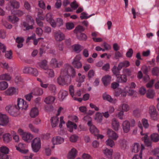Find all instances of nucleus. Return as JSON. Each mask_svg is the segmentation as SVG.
I'll use <instances>...</instances> for the list:
<instances>
[{"label":"nucleus","instance_id":"57","mask_svg":"<svg viewBox=\"0 0 159 159\" xmlns=\"http://www.w3.org/2000/svg\"><path fill=\"white\" fill-rule=\"evenodd\" d=\"M24 7L25 9L28 11H30L31 10V6L30 4L26 1H25L24 2Z\"/></svg>","mask_w":159,"mask_h":159},{"label":"nucleus","instance_id":"9","mask_svg":"<svg viewBox=\"0 0 159 159\" xmlns=\"http://www.w3.org/2000/svg\"><path fill=\"white\" fill-rule=\"evenodd\" d=\"M18 89L14 87L9 88L4 92L6 95L11 96L18 93Z\"/></svg>","mask_w":159,"mask_h":159},{"label":"nucleus","instance_id":"18","mask_svg":"<svg viewBox=\"0 0 159 159\" xmlns=\"http://www.w3.org/2000/svg\"><path fill=\"white\" fill-rule=\"evenodd\" d=\"M113 152L112 149H109L107 148L105 149L103 151V153L108 159H112Z\"/></svg>","mask_w":159,"mask_h":159},{"label":"nucleus","instance_id":"38","mask_svg":"<svg viewBox=\"0 0 159 159\" xmlns=\"http://www.w3.org/2000/svg\"><path fill=\"white\" fill-rule=\"evenodd\" d=\"M150 138L153 142H157L159 141V135L157 133H153L151 134Z\"/></svg>","mask_w":159,"mask_h":159},{"label":"nucleus","instance_id":"23","mask_svg":"<svg viewBox=\"0 0 159 159\" xmlns=\"http://www.w3.org/2000/svg\"><path fill=\"white\" fill-rule=\"evenodd\" d=\"M77 151L75 148H72L69 153L68 159H74L77 155Z\"/></svg>","mask_w":159,"mask_h":159},{"label":"nucleus","instance_id":"60","mask_svg":"<svg viewBox=\"0 0 159 159\" xmlns=\"http://www.w3.org/2000/svg\"><path fill=\"white\" fill-rule=\"evenodd\" d=\"M24 14V12L20 9L17 10L15 11V15H17L19 17L22 16Z\"/></svg>","mask_w":159,"mask_h":159},{"label":"nucleus","instance_id":"7","mask_svg":"<svg viewBox=\"0 0 159 159\" xmlns=\"http://www.w3.org/2000/svg\"><path fill=\"white\" fill-rule=\"evenodd\" d=\"M9 122V119L5 114L0 113V125L2 126L7 125Z\"/></svg>","mask_w":159,"mask_h":159},{"label":"nucleus","instance_id":"61","mask_svg":"<svg viewBox=\"0 0 159 159\" xmlns=\"http://www.w3.org/2000/svg\"><path fill=\"white\" fill-rule=\"evenodd\" d=\"M32 68L30 67H25L23 69V72L24 73L30 74Z\"/></svg>","mask_w":159,"mask_h":159},{"label":"nucleus","instance_id":"41","mask_svg":"<svg viewBox=\"0 0 159 159\" xmlns=\"http://www.w3.org/2000/svg\"><path fill=\"white\" fill-rule=\"evenodd\" d=\"M28 127L30 130L33 132L38 133L39 131L38 129L35 127L32 123H30L28 125Z\"/></svg>","mask_w":159,"mask_h":159},{"label":"nucleus","instance_id":"56","mask_svg":"<svg viewBox=\"0 0 159 159\" xmlns=\"http://www.w3.org/2000/svg\"><path fill=\"white\" fill-rule=\"evenodd\" d=\"M49 90L52 93H55L56 90V87L54 84H49L48 87Z\"/></svg>","mask_w":159,"mask_h":159},{"label":"nucleus","instance_id":"39","mask_svg":"<svg viewBox=\"0 0 159 159\" xmlns=\"http://www.w3.org/2000/svg\"><path fill=\"white\" fill-rule=\"evenodd\" d=\"M33 24H30V23L26 21L23 23V26L26 28L27 30L32 29L33 28Z\"/></svg>","mask_w":159,"mask_h":159},{"label":"nucleus","instance_id":"22","mask_svg":"<svg viewBox=\"0 0 159 159\" xmlns=\"http://www.w3.org/2000/svg\"><path fill=\"white\" fill-rule=\"evenodd\" d=\"M127 80V79L125 75L119 74L117 76L116 81L118 83H125Z\"/></svg>","mask_w":159,"mask_h":159},{"label":"nucleus","instance_id":"50","mask_svg":"<svg viewBox=\"0 0 159 159\" xmlns=\"http://www.w3.org/2000/svg\"><path fill=\"white\" fill-rule=\"evenodd\" d=\"M155 95V93L154 91L152 89H149L148 91L146 93V96L147 98H152Z\"/></svg>","mask_w":159,"mask_h":159},{"label":"nucleus","instance_id":"47","mask_svg":"<svg viewBox=\"0 0 159 159\" xmlns=\"http://www.w3.org/2000/svg\"><path fill=\"white\" fill-rule=\"evenodd\" d=\"M141 149L140 153L139 156L138 155H135L133 156L132 159H139V157H140L141 159H142V151L144 149V146L143 144H141Z\"/></svg>","mask_w":159,"mask_h":159},{"label":"nucleus","instance_id":"59","mask_svg":"<svg viewBox=\"0 0 159 159\" xmlns=\"http://www.w3.org/2000/svg\"><path fill=\"white\" fill-rule=\"evenodd\" d=\"M120 144L121 148L123 149H125L127 146V142L125 140L123 139L121 141Z\"/></svg>","mask_w":159,"mask_h":159},{"label":"nucleus","instance_id":"32","mask_svg":"<svg viewBox=\"0 0 159 159\" xmlns=\"http://www.w3.org/2000/svg\"><path fill=\"white\" fill-rule=\"evenodd\" d=\"M11 79V76L8 74L5 73L0 75V80H10Z\"/></svg>","mask_w":159,"mask_h":159},{"label":"nucleus","instance_id":"17","mask_svg":"<svg viewBox=\"0 0 159 159\" xmlns=\"http://www.w3.org/2000/svg\"><path fill=\"white\" fill-rule=\"evenodd\" d=\"M124 92H122L121 93V96L125 97L126 96V93H128L130 95H132L134 92V90L130 89L128 87H126L124 89Z\"/></svg>","mask_w":159,"mask_h":159},{"label":"nucleus","instance_id":"11","mask_svg":"<svg viewBox=\"0 0 159 159\" xmlns=\"http://www.w3.org/2000/svg\"><path fill=\"white\" fill-rule=\"evenodd\" d=\"M111 125L113 129L116 131H118L120 127V123L116 118H113L112 120Z\"/></svg>","mask_w":159,"mask_h":159},{"label":"nucleus","instance_id":"14","mask_svg":"<svg viewBox=\"0 0 159 159\" xmlns=\"http://www.w3.org/2000/svg\"><path fill=\"white\" fill-rule=\"evenodd\" d=\"M122 126L123 131L125 133H127L129 131L130 129V124L128 121L126 120L124 121Z\"/></svg>","mask_w":159,"mask_h":159},{"label":"nucleus","instance_id":"40","mask_svg":"<svg viewBox=\"0 0 159 159\" xmlns=\"http://www.w3.org/2000/svg\"><path fill=\"white\" fill-rule=\"evenodd\" d=\"M74 50L77 53H79L82 49L84 47L79 44H75L73 46Z\"/></svg>","mask_w":159,"mask_h":159},{"label":"nucleus","instance_id":"45","mask_svg":"<svg viewBox=\"0 0 159 159\" xmlns=\"http://www.w3.org/2000/svg\"><path fill=\"white\" fill-rule=\"evenodd\" d=\"M8 87L7 83L5 81L0 82V90H3L6 89Z\"/></svg>","mask_w":159,"mask_h":159},{"label":"nucleus","instance_id":"1","mask_svg":"<svg viewBox=\"0 0 159 159\" xmlns=\"http://www.w3.org/2000/svg\"><path fill=\"white\" fill-rule=\"evenodd\" d=\"M57 83L60 85H68L70 83L71 78L68 76H66L64 73L61 70L60 75L57 79Z\"/></svg>","mask_w":159,"mask_h":159},{"label":"nucleus","instance_id":"48","mask_svg":"<svg viewBox=\"0 0 159 159\" xmlns=\"http://www.w3.org/2000/svg\"><path fill=\"white\" fill-rule=\"evenodd\" d=\"M9 151V148L5 146H2L0 148V153H1L8 154Z\"/></svg>","mask_w":159,"mask_h":159},{"label":"nucleus","instance_id":"25","mask_svg":"<svg viewBox=\"0 0 159 159\" xmlns=\"http://www.w3.org/2000/svg\"><path fill=\"white\" fill-rule=\"evenodd\" d=\"M129 107L126 103H122L118 107V110L121 111L123 112H127L129 110Z\"/></svg>","mask_w":159,"mask_h":159},{"label":"nucleus","instance_id":"53","mask_svg":"<svg viewBox=\"0 0 159 159\" xmlns=\"http://www.w3.org/2000/svg\"><path fill=\"white\" fill-rule=\"evenodd\" d=\"M46 74L49 77L52 78L54 76V73L53 70L51 69H48L46 70Z\"/></svg>","mask_w":159,"mask_h":159},{"label":"nucleus","instance_id":"55","mask_svg":"<svg viewBox=\"0 0 159 159\" xmlns=\"http://www.w3.org/2000/svg\"><path fill=\"white\" fill-rule=\"evenodd\" d=\"M30 74L34 76H37L39 75V72L36 68L32 67Z\"/></svg>","mask_w":159,"mask_h":159},{"label":"nucleus","instance_id":"8","mask_svg":"<svg viewBox=\"0 0 159 159\" xmlns=\"http://www.w3.org/2000/svg\"><path fill=\"white\" fill-rule=\"evenodd\" d=\"M54 38L57 41L60 42L64 39L65 36L60 31H58L54 33Z\"/></svg>","mask_w":159,"mask_h":159},{"label":"nucleus","instance_id":"52","mask_svg":"<svg viewBox=\"0 0 159 159\" xmlns=\"http://www.w3.org/2000/svg\"><path fill=\"white\" fill-rule=\"evenodd\" d=\"M152 73L153 75L158 76L159 74V68L157 67L153 68L152 70Z\"/></svg>","mask_w":159,"mask_h":159},{"label":"nucleus","instance_id":"54","mask_svg":"<svg viewBox=\"0 0 159 159\" xmlns=\"http://www.w3.org/2000/svg\"><path fill=\"white\" fill-rule=\"evenodd\" d=\"M5 57L7 59H11L12 57V52L11 50L5 51Z\"/></svg>","mask_w":159,"mask_h":159},{"label":"nucleus","instance_id":"62","mask_svg":"<svg viewBox=\"0 0 159 159\" xmlns=\"http://www.w3.org/2000/svg\"><path fill=\"white\" fill-rule=\"evenodd\" d=\"M123 57L122 53L119 52H117L115 54L114 59L116 60L120 58Z\"/></svg>","mask_w":159,"mask_h":159},{"label":"nucleus","instance_id":"64","mask_svg":"<svg viewBox=\"0 0 159 159\" xmlns=\"http://www.w3.org/2000/svg\"><path fill=\"white\" fill-rule=\"evenodd\" d=\"M150 115L151 118L154 120H156L159 118V115L157 113V112L151 114Z\"/></svg>","mask_w":159,"mask_h":159},{"label":"nucleus","instance_id":"30","mask_svg":"<svg viewBox=\"0 0 159 159\" xmlns=\"http://www.w3.org/2000/svg\"><path fill=\"white\" fill-rule=\"evenodd\" d=\"M33 135L32 134L30 133L26 132H25L22 137L23 139L26 142L30 141L33 139Z\"/></svg>","mask_w":159,"mask_h":159},{"label":"nucleus","instance_id":"28","mask_svg":"<svg viewBox=\"0 0 159 159\" xmlns=\"http://www.w3.org/2000/svg\"><path fill=\"white\" fill-rule=\"evenodd\" d=\"M130 65V63L128 61H123L120 62L118 66L119 69H121L123 67L127 68L129 67Z\"/></svg>","mask_w":159,"mask_h":159},{"label":"nucleus","instance_id":"24","mask_svg":"<svg viewBox=\"0 0 159 159\" xmlns=\"http://www.w3.org/2000/svg\"><path fill=\"white\" fill-rule=\"evenodd\" d=\"M32 93L34 95H42L43 93V90L41 88H36L33 89Z\"/></svg>","mask_w":159,"mask_h":159},{"label":"nucleus","instance_id":"44","mask_svg":"<svg viewBox=\"0 0 159 159\" xmlns=\"http://www.w3.org/2000/svg\"><path fill=\"white\" fill-rule=\"evenodd\" d=\"M111 70L113 74L116 76H117L119 74L120 71L121 70L120 69H119L118 66L117 67L115 66H114Z\"/></svg>","mask_w":159,"mask_h":159},{"label":"nucleus","instance_id":"34","mask_svg":"<svg viewBox=\"0 0 159 159\" xmlns=\"http://www.w3.org/2000/svg\"><path fill=\"white\" fill-rule=\"evenodd\" d=\"M55 98L54 97L49 96L46 98L44 100V102L47 104H50L53 103Z\"/></svg>","mask_w":159,"mask_h":159},{"label":"nucleus","instance_id":"27","mask_svg":"<svg viewBox=\"0 0 159 159\" xmlns=\"http://www.w3.org/2000/svg\"><path fill=\"white\" fill-rule=\"evenodd\" d=\"M67 91L64 90H61L59 93V98L61 101H63L68 95Z\"/></svg>","mask_w":159,"mask_h":159},{"label":"nucleus","instance_id":"46","mask_svg":"<svg viewBox=\"0 0 159 159\" xmlns=\"http://www.w3.org/2000/svg\"><path fill=\"white\" fill-rule=\"evenodd\" d=\"M84 28L83 26L79 25L75 28L74 30V32L75 34H78L84 31Z\"/></svg>","mask_w":159,"mask_h":159},{"label":"nucleus","instance_id":"19","mask_svg":"<svg viewBox=\"0 0 159 159\" xmlns=\"http://www.w3.org/2000/svg\"><path fill=\"white\" fill-rule=\"evenodd\" d=\"M39 113L38 108L36 107H33L30 110L29 115L31 118H34L38 116Z\"/></svg>","mask_w":159,"mask_h":159},{"label":"nucleus","instance_id":"29","mask_svg":"<svg viewBox=\"0 0 159 159\" xmlns=\"http://www.w3.org/2000/svg\"><path fill=\"white\" fill-rule=\"evenodd\" d=\"M39 66L42 69L46 70L48 68V61L45 60H44L38 63Z\"/></svg>","mask_w":159,"mask_h":159},{"label":"nucleus","instance_id":"4","mask_svg":"<svg viewBox=\"0 0 159 159\" xmlns=\"http://www.w3.org/2000/svg\"><path fill=\"white\" fill-rule=\"evenodd\" d=\"M17 106L20 109L26 110L28 107V104L24 99L18 98L17 101Z\"/></svg>","mask_w":159,"mask_h":159},{"label":"nucleus","instance_id":"12","mask_svg":"<svg viewBox=\"0 0 159 159\" xmlns=\"http://www.w3.org/2000/svg\"><path fill=\"white\" fill-rule=\"evenodd\" d=\"M103 99L106 100L110 102L115 103L116 102V100L112 98L111 96L108 94L107 93H104L102 95Z\"/></svg>","mask_w":159,"mask_h":159},{"label":"nucleus","instance_id":"16","mask_svg":"<svg viewBox=\"0 0 159 159\" xmlns=\"http://www.w3.org/2000/svg\"><path fill=\"white\" fill-rule=\"evenodd\" d=\"M66 125L68 129V130L70 132H72L74 129H76L77 128V125L76 124L70 121H68L66 123Z\"/></svg>","mask_w":159,"mask_h":159},{"label":"nucleus","instance_id":"6","mask_svg":"<svg viewBox=\"0 0 159 159\" xmlns=\"http://www.w3.org/2000/svg\"><path fill=\"white\" fill-rule=\"evenodd\" d=\"M6 110L11 115L14 116L17 112V108L15 106L9 105L6 107Z\"/></svg>","mask_w":159,"mask_h":159},{"label":"nucleus","instance_id":"42","mask_svg":"<svg viewBox=\"0 0 159 159\" xmlns=\"http://www.w3.org/2000/svg\"><path fill=\"white\" fill-rule=\"evenodd\" d=\"M90 132L94 135H98L99 133V131L94 126H92L89 129Z\"/></svg>","mask_w":159,"mask_h":159},{"label":"nucleus","instance_id":"36","mask_svg":"<svg viewBox=\"0 0 159 159\" xmlns=\"http://www.w3.org/2000/svg\"><path fill=\"white\" fill-rule=\"evenodd\" d=\"M10 3L11 6L14 8L18 9L20 7V3L16 0L11 1Z\"/></svg>","mask_w":159,"mask_h":159},{"label":"nucleus","instance_id":"43","mask_svg":"<svg viewBox=\"0 0 159 159\" xmlns=\"http://www.w3.org/2000/svg\"><path fill=\"white\" fill-rule=\"evenodd\" d=\"M140 147L139 144L137 143H135L132 149V152L134 153L138 152L140 150Z\"/></svg>","mask_w":159,"mask_h":159},{"label":"nucleus","instance_id":"63","mask_svg":"<svg viewBox=\"0 0 159 159\" xmlns=\"http://www.w3.org/2000/svg\"><path fill=\"white\" fill-rule=\"evenodd\" d=\"M78 138V136L75 134L71 135L70 137V141L72 142H76Z\"/></svg>","mask_w":159,"mask_h":159},{"label":"nucleus","instance_id":"5","mask_svg":"<svg viewBox=\"0 0 159 159\" xmlns=\"http://www.w3.org/2000/svg\"><path fill=\"white\" fill-rule=\"evenodd\" d=\"M81 58V56L79 55H77L73 59L72 64L75 68L79 69L82 67V64L81 62L79 61Z\"/></svg>","mask_w":159,"mask_h":159},{"label":"nucleus","instance_id":"15","mask_svg":"<svg viewBox=\"0 0 159 159\" xmlns=\"http://www.w3.org/2000/svg\"><path fill=\"white\" fill-rule=\"evenodd\" d=\"M64 138L60 136H56L52 138V141L53 144H58L63 143L64 141Z\"/></svg>","mask_w":159,"mask_h":159},{"label":"nucleus","instance_id":"35","mask_svg":"<svg viewBox=\"0 0 159 159\" xmlns=\"http://www.w3.org/2000/svg\"><path fill=\"white\" fill-rule=\"evenodd\" d=\"M85 77L84 75L81 74L80 73L78 74L76 81L79 83H82L84 81Z\"/></svg>","mask_w":159,"mask_h":159},{"label":"nucleus","instance_id":"3","mask_svg":"<svg viewBox=\"0 0 159 159\" xmlns=\"http://www.w3.org/2000/svg\"><path fill=\"white\" fill-rule=\"evenodd\" d=\"M31 146L34 152H38L41 147L40 139L39 138L34 139L32 142Z\"/></svg>","mask_w":159,"mask_h":159},{"label":"nucleus","instance_id":"10","mask_svg":"<svg viewBox=\"0 0 159 159\" xmlns=\"http://www.w3.org/2000/svg\"><path fill=\"white\" fill-rule=\"evenodd\" d=\"M107 133L109 138H111L114 140H116L118 138V134L111 129H108Z\"/></svg>","mask_w":159,"mask_h":159},{"label":"nucleus","instance_id":"13","mask_svg":"<svg viewBox=\"0 0 159 159\" xmlns=\"http://www.w3.org/2000/svg\"><path fill=\"white\" fill-rule=\"evenodd\" d=\"M26 147V145L25 144L21 143H19L18 146H16V147L18 151L23 153L25 154L28 152V150L24 149Z\"/></svg>","mask_w":159,"mask_h":159},{"label":"nucleus","instance_id":"58","mask_svg":"<svg viewBox=\"0 0 159 159\" xmlns=\"http://www.w3.org/2000/svg\"><path fill=\"white\" fill-rule=\"evenodd\" d=\"M26 21L29 22L30 24H34V20L30 15H28L26 16Z\"/></svg>","mask_w":159,"mask_h":159},{"label":"nucleus","instance_id":"2","mask_svg":"<svg viewBox=\"0 0 159 159\" xmlns=\"http://www.w3.org/2000/svg\"><path fill=\"white\" fill-rule=\"evenodd\" d=\"M62 72H64L65 75L70 77L74 78L76 75V72L75 69L72 66L67 65L65 67L61 70Z\"/></svg>","mask_w":159,"mask_h":159},{"label":"nucleus","instance_id":"49","mask_svg":"<svg viewBox=\"0 0 159 159\" xmlns=\"http://www.w3.org/2000/svg\"><path fill=\"white\" fill-rule=\"evenodd\" d=\"M103 116L102 114L98 112L96 113L95 117V120L98 122H100L102 120Z\"/></svg>","mask_w":159,"mask_h":159},{"label":"nucleus","instance_id":"33","mask_svg":"<svg viewBox=\"0 0 159 159\" xmlns=\"http://www.w3.org/2000/svg\"><path fill=\"white\" fill-rule=\"evenodd\" d=\"M3 139L5 143H8L11 140V137L9 134L6 133L3 135Z\"/></svg>","mask_w":159,"mask_h":159},{"label":"nucleus","instance_id":"51","mask_svg":"<svg viewBox=\"0 0 159 159\" xmlns=\"http://www.w3.org/2000/svg\"><path fill=\"white\" fill-rule=\"evenodd\" d=\"M113 140L110 138L108 139L106 141V145L111 148H112L115 145V143Z\"/></svg>","mask_w":159,"mask_h":159},{"label":"nucleus","instance_id":"20","mask_svg":"<svg viewBox=\"0 0 159 159\" xmlns=\"http://www.w3.org/2000/svg\"><path fill=\"white\" fill-rule=\"evenodd\" d=\"M111 78V77L109 75H106L102 77V81L105 86H107L110 83Z\"/></svg>","mask_w":159,"mask_h":159},{"label":"nucleus","instance_id":"37","mask_svg":"<svg viewBox=\"0 0 159 159\" xmlns=\"http://www.w3.org/2000/svg\"><path fill=\"white\" fill-rule=\"evenodd\" d=\"M77 38L80 40H85L87 39L86 35L83 33H80L76 34Z\"/></svg>","mask_w":159,"mask_h":159},{"label":"nucleus","instance_id":"26","mask_svg":"<svg viewBox=\"0 0 159 159\" xmlns=\"http://www.w3.org/2000/svg\"><path fill=\"white\" fill-rule=\"evenodd\" d=\"M51 125L52 128L56 127L58 125L59 122V118L57 117H52L51 119Z\"/></svg>","mask_w":159,"mask_h":159},{"label":"nucleus","instance_id":"31","mask_svg":"<svg viewBox=\"0 0 159 159\" xmlns=\"http://www.w3.org/2000/svg\"><path fill=\"white\" fill-rule=\"evenodd\" d=\"M50 64L54 68L59 67V66H61V63L60 62L58 63L57 60L55 58L52 59L50 61Z\"/></svg>","mask_w":159,"mask_h":159},{"label":"nucleus","instance_id":"21","mask_svg":"<svg viewBox=\"0 0 159 159\" xmlns=\"http://www.w3.org/2000/svg\"><path fill=\"white\" fill-rule=\"evenodd\" d=\"M8 21L13 24H16L19 21V19L15 15L9 16H8Z\"/></svg>","mask_w":159,"mask_h":159}]
</instances>
